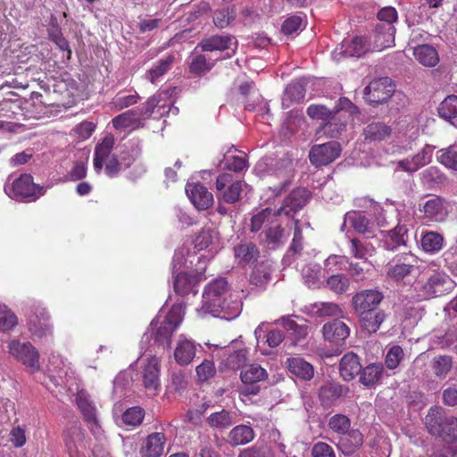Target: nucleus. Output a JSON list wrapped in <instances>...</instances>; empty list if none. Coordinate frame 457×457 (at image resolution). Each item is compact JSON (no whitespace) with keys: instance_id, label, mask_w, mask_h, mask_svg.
<instances>
[{"instance_id":"nucleus-1","label":"nucleus","mask_w":457,"mask_h":457,"mask_svg":"<svg viewBox=\"0 0 457 457\" xmlns=\"http://www.w3.org/2000/svg\"><path fill=\"white\" fill-rule=\"evenodd\" d=\"M184 315L185 306L182 303L174 304L164 317L157 315L142 337L141 349L146 348L152 338L158 345L170 346L173 332L182 322Z\"/></svg>"},{"instance_id":"nucleus-2","label":"nucleus","mask_w":457,"mask_h":457,"mask_svg":"<svg viewBox=\"0 0 457 457\" xmlns=\"http://www.w3.org/2000/svg\"><path fill=\"white\" fill-rule=\"evenodd\" d=\"M4 192L12 199L29 203L44 195L46 189L35 184L29 174H21L19 177L11 175L7 178Z\"/></svg>"},{"instance_id":"nucleus-3","label":"nucleus","mask_w":457,"mask_h":457,"mask_svg":"<svg viewBox=\"0 0 457 457\" xmlns=\"http://www.w3.org/2000/svg\"><path fill=\"white\" fill-rule=\"evenodd\" d=\"M425 425L431 435L438 436L447 443L457 441V418L446 417L441 407L429 409Z\"/></svg>"},{"instance_id":"nucleus-4","label":"nucleus","mask_w":457,"mask_h":457,"mask_svg":"<svg viewBox=\"0 0 457 457\" xmlns=\"http://www.w3.org/2000/svg\"><path fill=\"white\" fill-rule=\"evenodd\" d=\"M162 96L150 97L142 110L132 109L124 112L112 120V126L116 129H136L143 127L144 120L150 118L154 112V102L162 101Z\"/></svg>"},{"instance_id":"nucleus-5","label":"nucleus","mask_w":457,"mask_h":457,"mask_svg":"<svg viewBox=\"0 0 457 457\" xmlns=\"http://www.w3.org/2000/svg\"><path fill=\"white\" fill-rule=\"evenodd\" d=\"M241 306V302L237 300L227 303L222 296H210V299H207L203 295L202 306L197 309V312L200 316L211 314L219 317L223 314V318L230 320L239 314Z\"/></svg>"},{"instance_id":"nucleus-6","label":"nucleus","mask_w":457,"mask_h":457,"mask_svg":"<svg viewBox=\"0 0 457 457\" xmlns=\"http://www.w3.org/2000/svg\"><path fill=\"white\" fill-rule=\"evenodd\" d=\"M161 358L150 354L142 358L141 378L145 391L156 395L161 390Z\"/></svg>"},{"instance_id":"nucleus-7","label":"nucleus","mask_w":457,"mask_h":457,"mask_svg":"<svg viewBox=\"0 0 457 457\" xmlns=\"http://www.w3.org/2000/svg\"><path fill=\"white\" fill-rule=\"evenodd\" d=\"M453 280L445 272L436 271L420 287V296L428 299L448 294L454 287Z\"/></svg>"},{"instance_id":"nucleus-8","label":"nucleus","mask_w":457,"mask_h":457,"mask_svg":"<svg viewBox=\"0 0 457 457\" xmlns=\"http://www.w3.org/2000/svg\"><path fill=\"white\" fill-rule=\"evenodd\" d=\"M216 190L219 202L235 204L240 199L242 182L234 180L233 176L228 173H222L217 177Z\"/></svg>"},{"instance_id":"nucleus-9","label":"nucleus","mask_w":457,"mask_h":457,"mask_svg":"<svg viewBox=\"0 0 457 457\" xmlns=\"http://www.w3.org/2000/svg\"><path fill=\"white\" fill-rule=\"evenodd\" d=\"M8 349L11 355L33 371L39 370L38 352L30 343L12 340L9 343Z\"/></svg>"},{"instance_id":"nucleus-10","label":"nucleus","mask_w":457,"mask_h":457,"mask_svg":"<svg viewBox=\"0 0 457 457\" xmlns=\"http://www.w3.org/2000/svg\"><path fill=\"white\" fill-rule=\"evenodd\" d=\"M341 151L340 144L336 141L315 145L309 153L310 162L316 167L328 165L339 157Z\"/></svg>"},{"instance_id":"nucleus-11","label":"nucleus","mask_w":457,"mask_h":457,"mask_svg":"<svg viewBox=\"0 0 457 457\" xmlns=\"http://www.w3.org/2000/svg\"><path fill=\"white\" fill-rule=\"evenodd\" d=\"M395 87L392 84V80L387 78H379L371 81L363 91L364 98L370 104H380L387 101L393 92Z\"/></svg>"},{"instance_id":"nucleus-12","label":"nucleus","mask_w":457,"mask_h":457,"mask_svg":"<svg viewBox=\"0 0 457 457\" xmlns=\"http://www.w3.org/2000/svg\"><path fill=\"white\" fill-rule=\"evenodd\" d=\"M384 299V295L378 289H363L352 298L353 307L357 314L374 312Z\"/></svg>"},{"instance_id":"nucleus-13","label":"nucleus","mask_w":457,"mask_h":457,"mask_svg":"<svg viewBox=\"0 0 457 457\" xmlns=\"http://www.w3.org/2000/svg\"><path fill=\"white\" fill-rule=\"evenodd\" d=\"M28 326L32 336L37 339L52 337L53 327L49 322V315L43 307H37L29 317Z\"/></svg>"},{"instance_id":"nucleus-14","label":"nucleus","mask_w":457,"mask_h":457,"mask_svg":"<svg viewBox=\"0 0 457 457\" xmlns=\"http://www.w3.org/2000/svg\"><path fill=\"white\" fill-rule=\"evenodd\" d=\"M197 346L200 345L184 334H180L176 340L173 351L175 361L180 366L190 364L195 357Z\"/></svg>"},{"instance_id":"nucleus-15","label":"nucleus","mask_w":457,"mask_h":457,"mask_svg":"<svg viewBox=\"0 0 457 457\" xmlns=\"http://www.w3.org/2000/svg\"><path fill=\"white\" fill-rule=\"evenodd\" d=\"M368 51L366 41L362 37H355L351 40H344L332 52V57L340 61L345 57H361Z\"/></svg>"},{"instance_id":"nucleus-16","label":"nucleus","mask_w":457,"mask_h":457,"mask_svg":"<svg viewBox=\"0 0 457 457\" xmlns=\"http://www.w3.org/2000/svg\"><path fill=\"white\" fill-rule=\"evenodd\" d=\"M185 190L196 209L207 210L213 204L212 194L201 183L188 181Z\"/></svg>"},{"instance_id":"nucleus-17","label":"nucleus","mask_w":457,"mask_h":457,"mask_svg":"<svg viewBox=\"0 0 457 457\" xmlns=\"http://www.w3.org/2000/svg\"><path fill=\"white\" fill-rule=\"evenodd\" d=\"M309 193L303 188H297L284 200L280 208L277 209L274 214L294 217L306 204Z\"/></svg>"},{"instance_id":"nucleus-18","label":"nucleus","mask_w":457,"mask_h":457,"mask_svg":"<svg viewBox=\"0 0 457 457\" xmlns=\"http://www.w3.org/2000/svg\"><path fill=\"white\" fill-rule=\"evenodd\" d=\"M131 144V153L129 154L128 157L123 155L121 157V161L119 162L115 156H112L105 164V173L110 178H113L119 174L122 167L129 168L132 162L139 156L141 153V148L139 146L138 141H132Z\"/></svg>"},{"instance_id":"nucleus-19","label":"nucleus","mask_w":457,"mask_h":457,"mask_svg":"<svg viewBox=\"0 0 457 457\" xmlns=\"http://www.w3.org/2000/svg\"><path fill=\"white\" fill-rule=\"evenodd\" d=\"M416 262L417 260L413 254L404 253L390 264L387 276L396 281L402 280L411 274Z\"/></svg>"},{"instance_id":"nucleus-20","label":"nucleus","mask_w":457,"mask_h":457,"mask_svg":"<svg viewBox=\"0 0 457 457\" xmlns=\"http://www.w3.org/2000/svg\"><path fill=\"white\" fill-rule=\"evenodd\" d=\"M346 223H349L356 232L366 235L367 237H373L376 236L374 224L370 222L361 212H347L345 216L341 230H344Z\"/></svg>"},{"instance_id":"nucleus-21","label":"nucleus","mask_w":457,"mask_h":457,"mask_svg":"<svg viewBox=\"0 0 457 457\" xmlns=\"http://www.w3.org/2000/svg\"><path fill=\"white\" fill-rule=\"evenodd\" d=\"M434 149L433 145H426L411 159L406 158L398 162V167L404 171L414 172L431 162Z\"/></svg>"},{"instance_id":"nucleus-22","label":"nucleus","mask_w":457,"mask_h":457,"mask_svg":"<svg viewBox=\"0 0 457 457\" xmlns=\"http://www.w3.org/2000/svg\"><path fill=\"white\" fill-rule=\"evenodd\" d=\"M324 339L333 344L344 342L350 335L349 327L340 320H333L322 328Z\"/></svg>"},{"instance_id":"nucleus-23","label":"nucleus","mask_w":457,"mask_h":457,"mask_svg":"<svg viewBox=\"0 0 457 457\" xmlns=\"http://www.w3.org/2000/svg\"><path fill=\"white\" fill-rule=\"evenodd\" d=\"M203 279L201 273L179 272L174 279L173 287L177 294L186 295L196 293V286Z\"/></svg>"},{"instance_id":"nucleus-24","label":"nucleus","mask_w":457,"mask_h":457,"mask_svg":"<svg viewBox=\"0 0 457 457\" xmlns=\"http://www.w3.org/2000/svg\"><path fill=\"white\" fill-rule=\"evenodd\" d=\"M362 434L358 429H349L339 436L337 446L343 454L351 455L362 445Z\"/></svg>"},{"instance_id":"nucleus-25","label":"nucleus","mask_w":457,"mask_h":457,"mask_svg":"<svg viewBox=\"0 0 457 457\" xmlns=\"http://www.w3.org/2000/svg\"><path fill=\"white\" fill-rule=\"evenodd\" d=\"M395 28L389 23H381L376 27L373 50L381 51L395 43Z\"/></svg>"},{"instance_id":"nucleus-26","label":"nucleus","mask_w":457,"mask_h":457,"mask_svg":"<svg viewBox=\"0 0 457 457\" xmlns=\"http://www.w3.org/2000/svg\"><path fill=\"white\" fill-rule=\"evenodd\" d=\"M114 145V137L112 136L105 137L101 143L97 144L94 154V170L96 173H100L104 164L112 158V150Z\"/></svg>"},{"instance_id":"nucleus-27","label":"nucleus","mask_w":457,"mask_h":457,"mask_svg":"<svg viewBox=\"0 0 457 457\" xmlns=\"http://www.w3.org/2000/svg\"><path fill=\"white\" fill-rule=\"evenodd\" d=\"M361 365L357 354L350 352L345 353L339 363V372L345 381H350L360 374Z\"/></svg>"},{"instance_id":"nucleus-28","label":"nucleus","mask_w":457,"mask_h":457,"mask_svg":"<svg viewBox=\"0 0 457 457\" xmlns=\"http://www.w3.org/2000/svg\"><path fill=\"white\" fill-rule=\"evenodd\" d=\"M288 370L297 378L311 380L314 376V369L311 363L302 357H290L286 361Z\"/></svg>"},{"instance_id":"nucleus-29","label":"nucleus","mask_w":457,"mask_h":457,"mask_svg":"<svg viewBox=\"0 0 457 457\" xmlns=\"http://www.w3.org/2000/svg\"><path fill=\"white\" fill-rule=\"evenodd\" d=\"M392 129L381 121H372L363 129V136L366 141L380 142L390 137Z\"/></svg>"},{"instance_id":"nucleus-30","label":"nucleus","mask_w":457,"mask_h":457,"mask_svg":"<svg viewBox=\"0 0 457 457\" xmlns=\"http://www.w3.org/2000/svg\"><path fill=\"white\" fill-rule=\"evenodd\" d=\"M413 55L418 62L426 67H435L439 62L436 49L430 45H419L413 48Z\"/></svg>"},{"instance_id":"nucleus-31","label":"nucleus","mask_w":457,"mask_h":457,"mask_svg":"<svg viewBox=\"0 0 457 457\" xmlns=\"http://www.w3.org/2000/svg\"><path fill=\"white\" fill-rule=\"evenodd\" d=\"M219 233L211 228L202 229L195 239V246L199 251L210 248V252H213L219 248Z\"/></svg>"},{"instance_id":"nucleus-32","label":"nucleus","mask_w":457,"mask_h":457,"mask_svg":"<svg viewBox=\"0 0 457 457\" xmlns=\"http://www.w3.org/2000/svg\"><path fill=\"white\" fill-rule=\"evenodd\" d=\"M423 210L426 217L434 221L444 220L447 214L444 200L437 196L428 200L423 206Z\"/></svg>"},{"instance_id":"nucleus-33","label":"nucleus","mask_w":457,"mask_h":457,"mask_svg":"<svg viewBox=\"0 0 457 457\" xmlns=\"http://www.w3.org/2000/svg\"><path fill=\"white\" fill-rule=\"evenodd\" d=\"M253 438L254 432L253 428L246 425H237L234 427L228 435V442L232 446L246 445Z\"/></svg>"},{"instance_id":"nucleus-34","label":"nucleus","mask_w":457,"mask_h":457,"mask_svg":"<svg viewBox=\"0 0 457 457\" xmlns=\"http://www.w3.org/2000/svg\"><path fill=\"white\" fill-rule=\"evenodd\" d=\"M236 413L233 411H228L227 410H220L211 413L207 417V424L212 428L217 429H223L230 427L233 423H235Z\"/></svg>"},{"instance_id":"nucleus-35","label":"nucleus","mask_w":457,"mask_h":457,"mask_svg":"<svg viewBox=\"0 0 457 457\" xmlns=\"http://www.w3.org/2000/svg\"><path fill=\"white\" fill-rule=\"evenodd\" d=\"M232 45L233 37L229 36H212L203 39L197 46L201 47L203 51L212 52L229 49Z\"/></svg>"},{"instance_id":"nucleus-36","label":"nucleus","mask_w":457,"mask_h":457,"mask_svg":"<svg viewBox=\"0 0 457 457\" xmlns=\"http://www.w3.org/2000/svg\"><path fill=\"white\" fill-rule=\"evenodd\" d=\"M361 326L369 333L377 332L386 320V313L383 311L369 312L364 314H358Z\"/></svg>"},{"instance_id":"nucleus-37","label":"nucleus","mask_w":457,"mask_h":457,"mask_svg":"<svg viewBox=\"0 0 457 457\" xmlns=\"http://www.w3.org/2000/svg\"><path fill=\"white\" fill-rule=\"evenodd\" d=\"M223 168L233 171H241L247 166L245 154L235 148H230L223 157Z\"/></svg>"},{"instance_id":"nucleus-38","label":"nucleus","mask_w":457,"mask_h":457,"mask_svg":"<svg viewBox=\"0 0 457 457\" xmlns=\"http://www.w3.org/2000/svg\"><path fill=\"white\" fill-rule=\"evenodd\" d=\"M76 403L87 421H96V408L85 390H79L76 395Z\"/></svg>"},{"instance_id":"nucleus-39","label":"nucleus","mask_w":457,"mask_h":457,"mask_svg":"<svg viewBox=\"0 0 457 457\" xmlns=\"http://www.w3.org/2000/svg\"><path fill=\"white\" fill-rule=\"evenodd\" d=\"M383 370L382 363H371L361 370L360 381L366 386H375L379 383Z\"/></svg>"},{"instance_id":"nucleus-40","label":"nucleus","mask_w":457,"mask_h":457,"mask_svg":"<svg viewBox=\"0 0 457 457\" xmlns=\"http://www.w3.org/2000/svg\"><path fill=\"white\" fill-rule=\"evenodd\" d=\"M174 57L166 56L156 62L145 73V79L151 83H156L171 67Z\"/></svg>"},{"instance_id":"nucleus-41","label":"nucleus","mask_w":457,"mask_h":457,"mask_svg":"<svg viewBox=\"0 0 457 457\" xmlns=\"http://www.w3.org/2000/svg\"><path fill=\"white\" fill-rule=\"evenodd\" d=\"M420 244L424 252L436 253L443 248L444 237L437 232L427 231L422 235Z\"/></svg>"},{"instance_id":"nucleus-42","label":"nucleus","mask_w":457,"mask_h":457,"mask_svg":"<svg viewBox=\"0 0 457 457\" xmlns=\"http://www.w3.org/2000/svg\"><path fill=\"white\" fill-rule=\"evenodd\" d=\"M240 378L245 384H253L265 380L268 373L265 369L259 364H250L241 371Z\"/></svg>"},{"instance_id":"nucleus-43","label":"nucleus","mask_w":457,"mask_h":457,"mask_svg":"<svg viewBox=\"0 0 457 457\" xmlns=\"http://www.w3.org/2000/svg\"><path fill=\"white\" fill-rule=\"evenodd\" d=\"M276 210L268 207L253 214L251 218V231L257 232L263 226L273 223L276 217L279 216L278 214H274Z\"/></svg>"},{"instance_id":"nucleus-44","label":"nucleus","mask_w":457,"mask_h":457,"mask_svg":"<svg viewBox=\"0 0 457 457\" xmlns=\"http://www.w3.org/2000/svg\"><path fill=\"white\" fill-rule=\"evenodd\" d=\"M235 258L239 263L246 264L254 262L258 256V249L252 243L241 244L234 250Z\"/></svg>"},{"instance_id":"nucleus-45","label":"nucleus","mask_w":457,"mask_h":457,"mask_svg":"<svg viewBox=\"0 0 457 457\" xmlns=\"http://www.w3.org/2000/svg\"><path fill=\"white\" fill-rule=\"evenodd\" d=\"M436 160L446 168L457 170V144L438 150Z\"/></svg>"},{"instance_id":"nucleus-46","label":"nucleus","mask_w":457,"mask_h":457,"mask_svg":"<svg viewBox=\"0 0 457 457\" xmlns=\"http://www.w3.org/2000/svg\"><path fill=\"white\" fill-rule=\"evenodd\" d=\"M343 394V386L338 384L328 383L322 386L319 392V397L323 405H330Z\"/></svg>"},{"instance_id":"nucleus-47","label":"nucleus","mask_w":457,"mask_h":457,"mask_svg":"<svg viewBox=\"0 0 457 457\" xmlns=\"http://www.w3.org/2000/svg\"><path fill=\"white\" fill-rule=\"evenodd\" d=\"M139 99L140 96L137 92L127 94L125 91H120L112 98L111 106L115 111H120L136 104Z\"/></svg>"},{"instance_id":"nucleus-48","label":"nucleus","mask_w":457,"mask_h":457,"mask_svg":"<svg viewBox=\"0 0 457 457\" xmlns=\"http://www.w3.org/2000/svg\"><path fill=\"white\" fill-rule=\"evenodd\" d=\"M407 228L405 226H397L388 232L385 241V248L394 251L397 246L405 245Z\"/></svg>"},{"instance_id":"nucleus-49","label":"nucleus","mask_w":457,"mask_h":457,"mask_svg":"<svg viewBox=\"0 0 457 457\" xmlns=\"http://www.w3.org/2000/svg\"><path fill=\"white\" fill-rule=\"evenodd\" d=\"M282 325L290 332L294 339V344H299L306 338L308 335V328L305 325H298L294 320L290 318H283Z\"/></svg>"},{"instance_id":"nucleus-50","label":"nucleus","mask_w":457,"mask_h":457,"mask_svg":"<svg viewBox=\"0 0 457 457\" xmlns=\"http://www.w3.org/2000/svg\"><path fill=\"white\" fill-rule=\"evenodd\" d=\"M265 242L272 248L283 245L287 241V236L280 225L270 226L264 230Z\"/></svg>"},{"instance_id":"nucleus-51","label":"nucleus","mask_w":457,"mask_h":457,"mask_svg":"<svg viewBox=\"0 0 457 457\" xmlns=\"http://www.w3.org/2000/svg\"><path fill=\"white\" fill-rule=\"evenodd\" d=\"M439 116L445 120L457 117V96L451 95L444 99L438 107Z\"/></svg>"},{"instance_id":"nucleus-52","label":"nucleus","mask_w":457,"mask_h":457,"mask_svg":"<svg viewBox=\"0 0 457 457\" xmlns=\"http://www.w3.org/2000/svg\"><path fill=\"white\" fill-rule=\"evenodd\" d=\"M349 248L351 254L359 259L366 258L367 256H371L374 253V247L371 244L367 242H362L356 238H352L349 240Z\"/></svg>"},{"instance_id":"nucleus-53","label":"nucleus","mask_w":457,"mask_h":457,"mask_svg":"<svg viewBox=\"0 0 457 457\" xmlns=\"http://www.w3.org/2000/svg\"><path fill=\"white\" fill-rule=\"evenodd\" d=\"M345 128L346 124L345 122L337 121L334 118L323 123L317 131V134L322 133L328 138H336L342 134Z\"/></svg>"},{"instance_id":"nucleus-54","label":"nucleus","mask_w":457,"mask_h":457,"mask_svg":"<svg viewBox=\"0 0 457 457\" xmlns=\"http://www.w3.org/2000/svg\"><path fill=\"white\" fill-rule=\"evenodd\" d=\"M337 113H338V110L331 111L322 104H312L307 108V114L310 118L320 120L324 123L333 120Z\"/></svg>"},{"instance_id":"nucleus-55","label":"nucleus","mask_w":457,"mask_h":457,"mask_svg":"<svg viewBox=\"0 0 457 457\" xmlns=\"http://www.w3.org/2000/svg\"><path fill=\"white\" fill-rule=\"evenodd\" d=\"M237 11L234 6L217 10L213 14L214 24L220 29L228 27L235 19Z\"/></svg>"},{"instance_id":"nucleus-56","label":"nucleus","mask_w":457,"mask_h":457,"mask_svg":"<svg viewBox=\"0 0 457 457\" xmlns=\"http://www.w3.org/2000/svg\"><path fill=\"white\" fill-rule=\"evenodd\" d=\"M328 428L339 436L350 429L351 421L343 414H335L328 420Z\"/></svg>"},{"instance_id":"nucleus-57","label":"nucleus","mask_w":457,"mask_h":457,"mask_svg":"<svg viewBox=\"0 0 457 457\" xmlns=\"http://www.w3.org/2000/svg\"><path fill=\"white\" fill-rule=\"evenodd\" d=\"M310 311L320 317L337 316L341 313L340 307L333 303H315L311 306Z\"/></svg>"},{"instance_id":"nucleus-58","label":"nucleus","mask_w":457,"mask_h":457,"mask_svg":"<svg viewBox=\"0 0 457 457\" xmlns=\"http://www.w3.org/2000/svg\"><path fill=\"white\" fill-rule=\"evenodd\" d=\"M228 290V282L223 278H219L210 282L204 292V296L210 299V296H222Z\"/></svg>"},{"instance_id":"nucleus-59","label":"nucleus","mask_w":457,"mask_h":457,"mask_svg":"<svg viewBox=\"0 0 457 457\" xmlns=\"http://www.w3.org/2000/svg\"><path fill=\"white\" fill-rule=\"evenodd\" d=\"M17 323V317L14 313L6 305L0 304V330L12 329Z\"/></svg>"},{"instance_id":"nucleus-60","label":"nucleus","mask_w":457,"mask_h":457,"mask_svg":"<svg viewBox=\"0 0 457 457\" xmlns=\"http://www.w3.org/2000/svg\"><path fill=\"white\" fill-rule=\"evenodd\" d=\"M304 87L300 82H294L289 84L286 90L285 96L283 98V104H285L287 100L299 102L304 98Z\"/></svg>"},{"instance_id":"nucleus-61","label":"nucleus","mask_w":457,"mask_h":457,"mask_svg":"<svg viewBox=\"0 0 457 457\" xmlns=\"http://www.w3.org/2000/svg\"><path fill=\"white\" fill-rule=\"evenodd\" d=\"M320 267L315 263H309L303 267L302 269V276L304 283L308 287L315 286L320 278Z\"/></svg>"},{"instance_id":"nucleus-62","label":"nucleus","mask_w":457,"mask_h":457,"mask_svg":"<svg viewBox=\"0 0 457 457\" xmlns=\"http://www.w3.org/2000/svg\"><path fill=\"white\" fill-rule=\"evenodd\" d=\"M214 65V62L208 59L204 54L196 55L193 58L190 70L192 72L202 74L210 71Z\"/></svg>"},{"instance_id":"nucleus-63","label":"nucleus","mask_w":457,"mask_h":457,"mask_svg":"<svg viewBox=\"0 0 457 457\" xmlns=\"http://www.w3.org/2000/svg\"><path fill=\"white\" fill-rule=\"evenodd\" d=\"M328 287L337 294L345 293L349 288V279L342 275H332L328 278Z\"/></svg>"},{"instance_id":"nucleus-64","label":"nucleus","mask_w":457,"mask_h":457,"mask_svg":"<svg viewBox=\"0 0 457 457\" xmlns=\"http://www.w3.org/2000/svg\"><path fill=\"white\" fill-rule=\"evenodd\" d=\"M349 259L345 255H329L324 262V268L327 271H335L345 270Z\"/></svg>"}]
</instances>
